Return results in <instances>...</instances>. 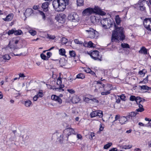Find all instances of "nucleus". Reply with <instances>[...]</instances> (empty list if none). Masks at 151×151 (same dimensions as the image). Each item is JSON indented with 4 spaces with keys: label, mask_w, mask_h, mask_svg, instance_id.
<instances>
[{
    "label": "nucleus",
    "mask_w": 151,
    "mask_h": 151,
    "mask_svg": "<svg viewBox=\"0 0 151 151\" xmlns=\"http://www.w3.org/2000/svg\"><path fill=\"white\" fill-rule=\"evenodd\" d=\"M40 57L42 59L45 60H48V58H47V56L43 53L41 54Z\"/></svg>",
    "instance_id": "nucleus-42"
},
{
    "label": "nucleus",
    "mask_w": 151,
    "mask_h": 151,
    "mask_svg": "<svg viewBox=\"0 0 151 151\" xmlns=\"http://www.w3.org/2000/svg\"><path fill=\"white\" fill-rule=\"evenodd\" d=\"M93 13L101 15H104L106 14L98 6H95L93 9L90 7L87 8L85 9L83 12L84 15H90Z\"/></svg>",
    "instance_id": "nucleus-3"
},
{
    "label": "nucleus",
    "mask_w": 151,
    "mask_h": 151,
    "mask_svg": "<svg viewBox=\"0 0 151 151\" xmlns=\"http://www.w3.org/2000/svg\"><path fill=\"white\" fill-rule=\"evenodd\" d=\"M118 96L123 101H125L126 100L125 98L126 97L124 95V94H122L121 95H120L119 96Z\"/></svg>",
    "instance_id": "nucleus-50"
},
{
    "label": "nucleus",
    "mask_w": 151,
    "mask_h": 151,
    "mask_svg": "<svg viewBox=\"0 0 151 151\" xmlns=\"http://www.w3.org/2000/svg\"><path fill=\"white\" fill-rule=\"evenodd\" d=\"M136 97L134 96H130L129 100L130 101H133L136 100Z\"/></svg>",
    "instance_id": "nucleus-49"
},
{
    "label": "nucleus",
    "mask_w": 151,
    "mask_h": 151,
    "mask_svg": "<svg viewBox=\"0 0 151 151\" xmlns=\"http://www.w3.org/2000/svg\"><path fill=\"white\" fill-rule=\"evenodd\" d=\"M120 117L119 115H116L115 118V120H114V122L116 121H117L118 119H119L120 118Z\"/></svg>",
    "instance_id": "nucleus-55"
},
{
    "label": "nucleus",
    "mask_w": 151,
    "mask_h": 151,
    "mask_svg": "<svg viewBox=\"0 0 151 151\" xmlns=\"http://www.w3.org/2000/svg\"><path fill=\"white\" fill-rule=\"evenodd\" d=\"M88 47H94V46H93V45H94V44L93 43H92L91 41H89L88 42Z\"/></svg>",
    "instance_id": "nucleus-51"
},
{
    "label": "nucleus",
    "mask_w": 151,
    "mask_h": 151,
    "mask_svg": "<svg viewBox=\"0 0 151 151\" xmlns=\"http://www.w3.org/2000/svg\"><path fill=\"white\" fill-rule=\"evenodd\" d=\"M104 128V127H102L101 124L100 125V128L99 129V131L98 132H99L102 131L103 130Z\"/></svg>",
    "instance_id": "nucleus-58"
},
{
    "label": "nucleus",
    "mask_w": 151,
    "mask_h": 151,
    "mask_svg": "<svg viewBox=\"0 0 151 151\" xmlns=\"http://www.w3.org/2000/svg\"><path fill=\"white\" fill-rule=\"evenodd\" d=\"M4 60H9L11 58L10 57L8 54H6L2 57Z\"/></svg>",
    "instance_id": "nucleus-35"
},
{
    "label": "nucleus",
    "mask_w": 151,
    "mask_h": 151,
    "mask_svg": "<svg viewBox=\"0 0 151 151\" xmlns=\"http://www.w3.org/2000/svg\"><path fill=\"white\" fill-rule=\"evenodd\" d=\"M37 95L39 98L42 97L44 95L42 90H40Z\"/></svg>",
    "instance_id": "nucleus-34"
},
{
    "label": "nucleus",
    "mask_w": 151,
    "mask_h": 151,
    "mask_svg": "<svg viewBox=\"0 0 151 151\" xmlns=\"http://www.w3.org/2000/svg\"><path fill=\"white\" fill-rule=\"evenodd\" d=\"M123 28L115 26V30L113 32L111 41L112 42H118L119 40H123L125 38L123 31Z\"/></svg>",
    "instance_id": "nucleus-1"
},
{
    "label": "nucleus",
    "mask_w": 151,
    "mask_h": 151,
    "mask_svg": "<svg viewBox=\"0 0 151 151\" xmlns=\"http://www.w3.org/2000/svg\"><path fill=\"white\" fill-rule=\"evenodd\" d=\"M63 136L62 134L60 135L59 137V139H60V141L61 143L62 142V139L63 138Z\"/></svg>",
    "instance_id": "nucleus-61"
},
{
    "label": "nucleus",
    "mask_w": 151,
    "mask_h": 151,
    "mask_svg": "<svg viewBox=\"0 0 151 151\" xmlns=\"http://www.w3.org/2000/svg\"><path fill=\"white\" fill-rule=\"evenodd\" d=\"M18 38L17 37H14L9 42V46L10 47V48H12V47H11V45L13 44H17L19 42V40L18 39Z\"/></svg>",
    "instance_id": "nucleus-15"
},
{
    "label": "nucleus",
    "mask_w": 151,
    "mask_h": 151,
    "mask_svg": "<svg viewBox=\"0 0 151 151\" xmlns=\"http://www.w3.org/2000/svg\"><path fill=\"white\" fill-rule=\"evenodd\" d=\"M68 18L69 20L73 22H78L79 19L78 15L75 12L71 13L69 14Z\"/></svg>",
    "instance_id": "nucleus-5"
},
{
    "label": "nucleus",
    "mask_w": 151,
    "mask_h": 151,
    "mask_svg": "<svg viewBox=\"0 0 151 151\" xmlns=\"http://www.w3.org/2000/svg\"><path fill=\"white\" fill-rule=\"evenodd\" d=\"M29 32L31 35L33 36H34L36 34V32L35 30H30Z\"/></svg>",
    "instance_id": "nucleus-46"
},
{
    "label": "nucleus",
    "mask_w": 151,
    "mask_h": 151,
    "mask_svg": "<svg viewBox=\"0 0 151 151\" xmlns=\"http://www.w3.org/2000/svg\"><path fill=\"white\" fill-rule=\"evenodd\" d=\"M58 20H62L63 22L65 19L66 16L65 14H62L58 16Z\"/></svg>",
    "instance_id": "nucleus-25"
},
{
    "label": "nucleus",
    "mask_w": 151,
    "mask_h": 151,
    "mask_svg": "<svg viewBox=\"0 0 151 151\" xmlns=\"http://www.w3.org/2000/svg\"><path fill=\"white\" fill-rule=\"evenodd\" d=\"M19 75V78H18V79H19L20 78H23L25 77V76L24 75L23 73H20Z\"/></svg>",
    "instance_id": "nucleus-54"
},
{
    "label": "nucleus",
    "mask_w": 151,
    "mask_h": 151,
    "mask_svg": "<svg viewBox=\"0 0 151 151\" xmlns=\"http://www.w3.org/2000/svg\"><path fill=\"white\" fill-rule=\"evenodd\" d=\"M90 115L91 118L98 116L101 118L103 116V112L101 111H93L90 113Z\"/></svg>",
    "instance_id": "nucleus-10"
},
{
    "label": "nucleus",
    "mask_w": 151,
    "mask_h": 151,
    "mask_svg": "<svg viewBox=\"0 0 151 151\" xmlns=\"http://www.w3.org/2000/svg\"><path fill=\"white\" fill-rule=\"evenodd\" d=\"M83 45L85 47H88V43L85 42L83 43Z\"/></svg>",
    "instance_id": "nucleus-63"
},
{
    "label": "nucleus",
    "mask_w": 151,
    "mask_h": 151,
    "mask_svg": "<svg viewBox=\"0 0 151 151\" xmlns=\"http://www.w3.org/2000/svg\"><path fill=\"white\" fill-rule=\"evenodd\" d=\"M69 54L71 57H74L76 56V52L74 51H70L69 52Z\"/></svg>",
    "instance_id": "nucleus-37"
},
{
    "label": "nucleus",
    "mask_w": 151,
    "mask_h": 151,
    "mask_svg": "<svg viewBox=\"0 0 151 151\" xmlns=\"http://www.w3.org/2000/svg\"><path fill=\"white\" fill-rule=\"evenodd\" d=\"M61 78L60 77V76L57 79V84L59 85V86L60 85H62V80H61Z\"/></svg>",
    "instance_id": "nucleus-40"
},
{
    "label": "nucleus",
    "mask_w": 151,
    "mask_h": 151,
    "mask_svg": "<svg viewBox=\"0 0 151 151\" xmlns=\"http://www.w3.org/2000/svg\"><path fill=\"white\" fill-rule=\"evenodd\" d=\"M141 89L145 90H149L150 89V88L147 86L143 85L142 86H139Z\"/></svg>",
    "instance_id": "nucleus-32"
},
{
    "label": "nucleus",
    "mask_w": 151,
    "mask_h": 151,
    "mask_svg": "<svg viewBox=\"0 0 151 151\" xmlns=\"http://www.w3.org/2000/svg\"><path fill=\"white\" fill-rule=\"evenodd\" d=\"M49 3L48 2H45L43 3L42 7L45 12H47L48 11V7Z\"/></svg>",
    "instance_id": "nucleus-18"
},
{
    "label": "nucleus",
    "mask_w": 151,
    "mask_h": 151,
    "mask_svg": "<svg viewBox=\"0 0 151 151\" xmlns=\"http://www.w3.org/2000/svg\"><path fill=\"white\" fill-rule=\"evenodd\" d=\"M135 101L138 104H142V98L140 97L139 96H137L136 97Z\"/></svg>",
    "instance_id": "nucleus-26"
},
{
    "label": "nucleus",
    "mask_w": 151,
    "mask_h": 151,
    "mask_svg": "<svg viewBox=\"0 0 151 151\" xmlns=\"http://www.w3.org/2000/svg\"><path fill=\"white\" fill-rule=\"evenodd\" d=\"M74 42L77 44H78L80 45L82 44L83 43V42L82 41H79L78 39H76L74 40Z\"/></svg>",
    "instance_id": "nucleus-44"
},
{
    "label": "nucleus",
    "mask_w": 151,
    "mask_h": 151,
    "mask_svg": "<svg viewBox=\"0 0 151 151\" xmlns=\"http://www.w3.org/2000/svg\"><path fill=\"white\" fill-rule=\"evenodd\" d=\"M59 87V88H55V90L56 91L59 92L63 91H64V89H63L64 87V85H60Z\"/></svg>",
    "instance_id": "nucleus-23"
},
{
    "label": "nucleus",
    "mask_w": 151,
    "mask_h": 151,
    "mask_svg": "<svg viewBox=\"0 0 151 151\" xmlns=\"http://www.w3.org/2000/svg\"><path fill=\"white\" fill-rule=\"evenodd\" d=\"M14 17V15L12 13L9 14L5 18L3 19L5 21L9 22L12 20Z\"/></svg>",
    "instance_id": "nucleus-17"
},
{
    "label": "nucleus",
    "mask_w": 151,
    "mask_h": 151,
    "mask_svg": "<svg viewBox=\"0 0 151 151\" xmlns=\"http://www.w3.org/2000/svg\"><path fill=\"white\" fill-rule=\"evenodd\" d=\"M109 22H110L109 19L108 18H104L101 20V23L103 27L105 29H107V25L109 26L112 24L109 23Z\"/></svg>",
    "instance_id": "nucleus-8"
},
{
    "label": "nucleus",
    "mask_w": 151,
    "mask_h": 151,
    "mask_svg": "<svg viewBox=\"0 0 151 151\" xmlns=\"http://www.w3.org/2000/svg\"><path fill=\"white\" fill-rule=\"evenodd\" d=\"M52 53L50 52H48L47 53V58H48V59L52 55Z\"/></svg>",
    "instance_id": "nucleus-56"
},
{
    "label": "nucleus",
    "mask_w": 151,
    "mask_h": 151,
    "mask_svg": "<svg viewBox=\"0 0 151 151\" xmlns=\"http://www.w3.org/2000/svg\"><path fill=\"white\" fill-rule=\"evenodd\" d=\"M117 149L116 148H113L110 149L109 151H117Z\"/></svg>",
    "instance_id": "nucleus-64"
},
{
    "label": "nucleus",
    "mask_w": 151,
    "mask_h": 151,
    "mask_svg": "<svg viewBox=\"0 0 151 151\" xmlns=\"http://www.w3.org/2000/svg\"><path fill=\"white\" fill-rule=\"evenodd\" d=\"M14 31L15 28L13 29H12L9 30L8 31V34L9 35H10L13 33L14 34Z\"/></svg>",
    "instance_id": "nucleus-45"
},
{
    "label": "nucleus",
    "mask_w": 151,
    "mask_h": 151,
    "mask_svg": "<svg viewBox=\"0 0 151 151\" xmlns=\"http://www.w3.org/2000/svg\"><path fill=\"white\" fill-rule=\"evenodd\" d=\"M67 91L71 93H73L75 92V91L72 89H68Z\"/></svg>",
    "instance_id": "nucleus-60"
},
{
    "label": "nucleus",
    "mask_w": 151,
    "mask_h": 151,
    "mask_svg": "<svg viewBox=\"0 0 151 151\" xmlns=\"http://www.w3.org/2000/svg\"><path fill=\"white\" fill-rule=\"evenodd\" d=\"M84 101L88 103H89V101L91 100V99H89V98L87 97H85L83 98Z\"/></svg>",
    "instance_id": "nucleus-52"
},
{
    "label": "nucleus",
    "mask_w": 151,
    "mask_h": 151,
    "mask_svg": "<svg viewBox=\"0 0 151 151\" xmlns=\"http://www.w3.org/2000/svg\"><path fill=\"white\" fill-rule=\"evenodd\" d=\"M140 8V9L142 11H145V8L144 6H141L139 7Z\"/></svg>",
    "instance_id": "nucleus-57"
},
{
    "label": "nucleus",
    "mask_w": 151,
    "mask_h": 151,
    "mask_svg": "<svg viewBox=\"0 0 151 151\" xmlns=\"http://www.w3.org/2000/svg\"><path fill=\"white\" fill-rule=\"evenodd\" d=\"M90 55L91 58L95 60L101 61L102 60L101 57H98L99 52L98 51H93L91 52Z\"/></svg>",
    "instance_id": "nucleus-6"
},
{
    "label": "nucleus",
    "mask_w": 151,
    "mask_h": 151,
    "mask_svg": "<svg viewBox=\"0 0 151 151\" xmlns=\"http://www.w3.org/2000/svg\"><path fill=\"white\" fill-rule=\"evenodd\" d=\"M132 147V145H124L123 146V148L125 149H129L131 148Z\"/></svg>",
    "instance_id": "nucleus-47"
},
{
    "label": "nucleus",
    "mask_w": 151,
    "mask_h": 151,
    "mask_svg": "<svg viewBox=\"0 0 151 151\" xmlns=\"http://www.w3.org/2000/svg\"><path fill=\"white\" fill-rule=\"evenodd\" d=\"M47 38L50 39H54L55 38V36L54 35H52L49 34H47Z\"/></svg>",
    "instance_id": "nucleus-43"
},
{
    "label": "nucleus",
    "mask_w": 151,
    "mask_h": 151,
    "mask_svg": "<svg viewBox=\"0 0 151 151\" xmlns=\"http://www.w3.org/2000/svg\"><path fill=\"white\" fill-rule=\"evenodd\" d=\"M22 34V32L21 30H17L15 28V31L14 32V34L15 35H21Z\"/></svg>",
    "instance_id": "nucleus-28"
},
{
    "label": "nucleus",
    "mask_w": 151,
    "mask_h": 151,
    "mask_svg": "<svg viewBox=\"0 0 151 151\" xmlns=\"http://www.w3.org/2000/svg\"><path fill=\"white\" fill-rule=\"evenodd\" d=\"M112 145V143L111 142H109L105 145L104 146V148L105 149H107L109 148Z\"/></svg>",
    "instance_id": "nucleus-39"
},
{
    "label": "nucleus",
    "mask_w": 151,
    "mask_h": 151,
    "mask_svg": "<svg viewBox=\"0 0 151 151\" xmlns=\"http://www.w3.org/2000/svg\"><path fill=\"white\" fill-rule=\"evenodd\" d=\"M32 104V102L29 100H27L24 102V105L26 107H30L31 106Z\"/></svg>",
    "instance_id": "nucleus-24"
},
{
    "label": "nucleus",
    "mask_w": 151,
    "mask_h": 151,
    "mask_svg": "<svg viewBox=\"0 0 151 151\" xmlns=\"http://www.w3.org/2000/svg\"><path fill=\"white\" fill-rule=\"evenodd\" d=\"M88 34V36L89 38H94L95 37L96 33L97 32L96 30H94L92 28H90L88 30L86 31Z\"/></svg>",
    "instance_id": "nucleus-11"
},
{
    "label": "nucleus",
    "mask_w": 151,
    "mask_h": 151,
    "mask_svg": "<svg viewBox=\"0 0 151 151\" xmlns=\"http://www.w3.org/2000/svg\"><path fill=\"white\" fill-rule=\"evenodd\" d=\"M68 0H54L52 2L53 7L57 12L63 11L68 3Z\"/></svg>",
    "instance_id": "nucleus-2"
},
{
    "label": "nucleus",
    "mask_w": 151,
    "mask_h": 151,
    "mask_svg": "<svg viewBox=\"0 0 151 151\" xmlns=\"http://www.w3.org/2000/svg\"><path fill=\"white\" fill-rule=\"evenodd\" d=\"M39 13L42 16V19L44 20H45L46 18L45 14L42 11H40Z\"/></svg>",
    "instance_id": "nucleus-48"
},
{
    "label": "nucleus",
    "mask_w": 151,
    "mask_h": 151,
    "mask_svg": "<svg viewBox=\"0 0 151 151\" xmlns=\"http://www.w3.org/2000/svg\"><path fill=\"white\" fill-rule=\"evenodd\" d=\"M62 44H65L68 42V39L65 37H62L61 40Z\"/></svg>",
    "instance_id": "nucleus-36"
},
{
    "label": "nucleus",
    "mask_w": 151,
    "mask_h": 151,
    "mask_svg": "<svg viewBox=\"0 0 151 151\" xmlns=\"http://www.w3.org/2000/svg\"><path fill=\"white\" fill-rule=\"evenodd\" d=\"M77 137L78 139H82V136L80 134H77Z\"/></svg>",
    "instance_id": "nucleus-62"
},
{
    "label": "nucleus",
    "mask_w": 151,
    "mask_h": 151,
    "mask_svg": "<svg viewBox=\"0 0 151 151\" xmlns=\"http://www.w3.org/2000/svg\"><path fill=\"white\" fill-rule=\"evenodd\" d=\"M80 101V99L79 97L77 96H75L73 97L72 99V102L74 104H76L78 103Z\"/></svg>",
    "instance_id": "nucleus-21"
},
{
    "label": "nucleus",
    "mask_w": 151,
    "mask_h": 151,
    "mask_svg": "<svg viewBox=\"0 0 151 151\" xmlns=\"http://www.w3.org/2000/svg\"><path fill=\"white\" fill-rule=\"evenodd\" d=\"M139 52L142 54L146 55L147 54V50L145 47H142L140 48Z\"/></svg>",
    "instance_id": "nucleus-20"
},
{
    "label": "nucleus",
    "mask_w": 151,
    "mask_h": 151,
    "mask_svg": "<svg viewBox=\"0 0 151 151\" xmlns=\"http://www.w3.org/2000/svg\"><path fill=\"white\" fill-rule=\"evenodd\" d=\"M112 88V87L111 84H108L105 86L104 85L103 88L104 91L101 93V95H106L109 94Z\"/></svg>",
    "instance_id": "nucleus-4"
},
{
    "label": "nucleus",
    "mask_w": 151,
    "mask_h": 151,
    "mask_svg": "<svg viewBox=\"0 0 151 151\" xmlns=\"http://www.w3.org/2000/svg\"><path fill=\"white\" fill-rule=\"evenodd\" d=\"M59 54L60 55H65V50L64 49H60L59 50Z\"/></svg>",
    "instance_id": "nucleus-38"
},
{
    "label": "nucleus",
    "mask_w": 151,
    "mask_h": 151,
    "mask_svg": "<svg viewBox=\"0 0 151 151\" xmlns=\"http://www.w3.org/2000/svg\"><path fill=\"white\" fill-rule=\"evenodd\" d=\"M64 132L66 134V136L67 139H68L69 136L71 134H76V133H75L74 129L71 128L66 129L64 130Z\"/></svg>",
    "instance_id": "nucleus-12"
},
{
    "label": "nucleus",
    "mask_w": 151,
    "mask_h": 151,
    "mask_svg": "<svg viewBox=\"0 0 151 151\" xmlns=\"http://www.w3.org/2000/svg\"><path fill=\"white\" fill-rule=\"evenodd\" d=\"M91 100L94 103H99V101L96 98L91 99Z\"/></svg>",
    "instance_id": "nucleus-53"
},
{
    "label": "nucleus",
    "mask_w": 151,
    "mask_h": 151,
    "mask_svg": "<svg viewBox=\"0 0 151 151\" xmlns=\"http://www.w3.org/2000/svg\"><path fill=\"white\" fill-rule=\"evenodd\" d=\"M85 76L82 73H80L77 75L76 76V78L79 79H83Z\"/></svg>",
    "instance_id": "nucleus-33"
},
{
    "label": "nucleus",
    "mask_w": 151,
    "mask_h": 151,
    "mask_svg": "<svg viewBox=\"0 0 151 151\" xmlns=\"http://www.w3.org/2000/svg\"><path fill=\"white\" fill-rule=\"evenodd\" d=\"M138 114L137 112L133 111L129 113L128 115L127 116L128 118H131L133 120V122L135 123H137L138 120H134V119L136 118V116Z\"/></svg>",
    "instance_id": "nucleus-9"
},
{
    "label": "nucleus",
    "mask_w": 151,
    "mask_h": 151,
    "mask_svg": "<svg viewBox=\"0 0 151 151\" xmlns=\"http://www.w3.org/2000/svg\"><path fill=\"white\" fill-rule=\"evenodd\" d=\"M145 27L148 29L151 30V18H147L145 19L143 22Z\"/></svg>",
    "instance_id": "nucleus-7"
},
{
    "label": "nucleus",
    "mask_w": 151,
    "mask_h": 151,
    "mask_svg": "<svg viewBox=\"0 0 151 151\" xmlns=\"http://www.w3.org/2000/svg\"><path fill=\"white\" fill-rule=\"evenodd\" d=\"M83 0H77V3L78 6H81L83 5Z\"/></svg>",
    "instance_id": "nucleus-31"
},
{
    "label": "nucleus",
    "mask_w": 151,
    "mask_h": 151,
    "mask_svg": "<svg viewBox=\"0 0 151 151\" xmlns=\"http://www.w3.org/2000/svg\"><path fill=\"white\" fill-rule=\"evenodd\" d=\"M142 104H138L139 108L136 110V111L137 112H142L144 111V109L143 108V106Z\"/></svg>",
    "instance_id": "nucleus-22"
},
{
    "label": "nucleus",
    "mask_w": 151,
    "mask_h": 151,
    "mask_svg": "<svg viewBox=\"0 0 151 151\" xmlns=\"http://www.w3.org/2000/svg\"><path fill=\"white\" fill-rule=\"evenodd\" d=\"M128 118L127 116L126 117L124 116L121 117L119 120L120 123L122 124H124L125 122L127 121Z\"/></svg>",
    "instance_id": "nucleus-19"
},
{
    "label": "nucleus",
    "mask_w": 151,
    "mask_h": 151,
    "mask_svg": "<svg viewBox=\"0 0 151 151\" xmlns=\"http://www.w3.org/2000/svg\"><path fill=\"white\" fill-rule=\"evenodd\" d=\"M21 137H22L23 140H24L27 139L29 138V136L27 135L26 134H21Z\"/></svg>",
    "instance_id": "nucleus-30"
},
{
    "label": "nucleus",
    "mask_w": 151,
    "mask_h": 151,
    "mask_svg": "<svg viewBox=\"0 0 151 151\" xmlns=\"http://www.w3.org/2000/svg\"><path fill=\"white\" fill-rule=\"evenodd\" d=\"M147 3V1L145 0H140L139 1L138 4L139 7L141 6H144L145 4Z\"/></svg>",
    "instance_id": "nucleus-29"
},
{
    "label": "nucleus",
    "mask_w": 151,
    "mask_h": 151,
    "mask_svg": "<svg viewBox=\"0 0 151 151\" xmlns=\"http://www.w3.org/2000/svg\"><path fill=\"white\" fill-rule=\"evenodd\" d=\"M95 82H96V86L99 88V89L100 90V91H101V89L102 88H104V84L102 82H101V81H96Z\"/></svg>",
    "instance_id": "nucleus-16"
},
{
    "label": "nucleus",
    "mask_w": 151,
    "mask_h": 151,
    "mask_svg": "<svg viewBox=\"0 0 151 151\" xmlns=\"http://www.w3.org/2000/svg\"><path fill=\"white\" fill-rule=\"evenodd\" d=\"M115 19L116 23L117 24L119 25L121 22L120 18L119 15H117L116 16Z\"/></svg>",
    "instance_id": "nucleus-27"
},
{
    "label": "nucleus",
    "mask_w": 151,
    "mask_h": 151,
    "mask_svg": "<svg viewBox=\"0 0 151 151\" xmlns=\"http://www.w3.org/2000/svg\"><path fill=\"white\" fill-rule=\"evenodd\" d=\"M33 13V10L32 9L29 8L27 9L24 14V15L26 17L30 16Z\"/></svg>",
    "instance_id": "nucleus-14"
},
{
    "label": "nucleus",
    "mask_w": 151,
    "mask_h": 151,
    "mask_svg": "<svg viewBox=\"0 0 151 151\" xmlns=\"http://www.w3.org/2000/svg\"><path fill=\"white\" fill-rule=\"evenodd\" d=\"M51 99L58 103L59 104H61L62 102V100L59 96L55 95H52L51 96Z\"/></svg>",
    "instance_id": "nucleus-13"
},
{
    "label": "nucleus",
    "mask_w": 151,
    "mask_h": 151,
    "mask_svg": "<svg viewBox=\"0 0 151 151\" xmlns=\"http://www.w3.org/2000/svg\"><path fill=\"white\" fill-rule=\"evenodd\" d=\"M148 81V76H147V77L145 78L143 80V81L142 82H144V83H145L147 82Z\"/></svg>",
    "instance_id": "nucleus-59"
},
{
    "label": "nucleus",
    "mask_w": 151,
    "mask_h": 151,
    "mask_svg": "<svg viewBox=\"0 0 151 151\" xmlns=\"http://www.w3.org/2000/svg\"><path fill=\"white\" fill-rule=\"evenodd\" d=\"M121 46L123 48H129L130 47L129 45L126 43H122Z\"/></svg>",
    "instance_id": "nucleus-41"
}]
</instances>
